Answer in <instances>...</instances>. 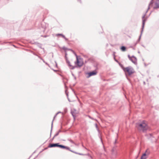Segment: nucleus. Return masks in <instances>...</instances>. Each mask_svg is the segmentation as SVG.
Listing matches in <instances>:
<instances>
[{"mask_svg":"<svg viewBox=\"0 0 159 159\" xmlns=\"http://www.w3.org/2000/svg\"><path fill=\"white\" fill-rule=\"evenodd\" d=\"M136 127L140 131L143 132H145L148 128V125L143 121L141 123L137 124Z\"/></svg>","mask_w":159,"mask_h":159,"instance_id":"obj_1","label":"nucleus"},{"mask_svg":"<svg viewBox=\"0 0 159 159\" xmlns=\"http://www.w3.org/2000/svg\"><path fill=\"white\" fill-rule=\"evenodd\" d=\"M124 71L125 73H128V75H130L134 73V71L132 67L129 66L123 68Z\"/></svg>","mask_w":159,"mask_h":159,"instance_id":"obj_2","label":"nucleus"},{"mask_svg":"<svg viewBox=\"0 0 159 159\" xmlns=\"http://www.w3.org/2000/svg\"><path fill=\"white\" fill-rule=\"evenodd\" d=\"M48 148H53V147H59L63 149L64 148H66L65 146L62 145H60L59 143H49L48 146Z\"/></svg>","mask_w":159,"mask_h":159,"instance_id":"obj_3","label":"nucleus"},{"mask_svg":"<svg viewBox=\"0 0 159 159\" xmlns=\"http://www.w3.org/2000/svg\"><path fill=\"white\" fill-rule=\"evenodd\" d=\"M146 14H144L142 17V32H143V29L144 26V25L145 24V22L147 20V19L148 17H146L145 18Z\"/></svg>","mask_w":159,"mask_h":159,"instance_id":"obj_4","label":"nucleus"},{"mask_svg":"<svg viewBox=\"0 0 159 159\" xmlns=\"http://www.w3.org/2000/svg\"><path fill=\"white\" fill-rule=\"evenodd\" d=\"M97 73V71L95 70L93 71H92L88 72L87 73V74L88 75L87 76V78H89L91 76L95 75H96Z\"/></svg>","mask_w":159,"mask_h":159,"instance_id":"obj_5","label":"nucleus"},{"mask_svg":"<svg viewBox=\"0 0 159 159\" xmlns=\"http://www.w3.org/2000/svg\"><path fill=\"white\" fill-rule=\"evenodd\" d=\"M41 27L43 29L42 31L43 32H44L45 31V30L48 25L45 22H43L41 23Z\"/></svg>","mask_w":159,"mask_h":159,"instance_id":"obj_6","label":"nucleus"},{"mask_svg":"<svg viewBox=\"0 0 159 159\" xmlns=\"http://www.w3.org/2000/svg\"><path fill=\"white\" fill-rule=\"evenodd\" d=\"M130 60L134 64H137V58L134 56H132Z\"/></svg>","mask_w":159,"mask_h":159,"instance_id":"obj_7","label":"nucleus"},{"mask_svg":"<svg viewBox=\"0 0 159 159\" xmlns=\"http://www.w3.org/2000/svg\"><path fill=\"white\" fill-rule=\"evenodd\" d=\"M155 6L153 7L154 9L159 8V0H156L155 3Z\"/></svg>","mask_w":159,"mask_h":159,"instance_id":"obj_8","label":"nucleus"},{"mask_svg":"<svg viewBox=\"0 0 159 159\" xmlns=\"http://www.w3.org/2000/svg\"><path fill=\"white\" fill-rule=\"evenodd\" d=\"M76 59V61L75 62V64L79 67H81L83 65V63H81L79 61L78 58H77Z\"/></svg>","mask_w":159,"mask_h":159,"instance_id":"obj_9","label":"nucleus"},{"mask_svg":"<svg viewBox=\"0 0 159 159\" xmlns=\"http://www.w3.org/2000/svg\"><path fill=\"white\" fill-rule=\"evenodd\" d=\"M77 113L75 109H74L73 110H71V113L74 118L75 117V115Z\"/></svg>","mask_w":159,"mask_h":159,"instance_id":"obj_10","label":"nucleus"},{"mask_svg":"<svg viewBox=\"0 0 159 159\" xmlns=\"http://www.w3.org/2000/svg\"><path fill=\"white\" fill-rule=\"evenodd\" d=\"M112 154L113 155V156H116V155L117 152L116 151V149L115 148H113L112 150Z\"/></svg>","mask_w":159,"mask_h":159,"instance_id":"obj_11","label":"nucleus"},{"mask_svg":"<svg viewBox=\"0 0 159 159\" xmlns=\"http://www.w3.org/2000/svg\"><path fill=\"white\" fill-rule=\"evenodd\" d=\"M66 62L67 63V64L68 66L69 67H72V68H70L72 69H73L75 68V67L72 66V65H71L69 61L66 58Z\"/></svg>","mask_w":159,"mask_h":159,"instance_id":"obj_12","label":"nucleus"},{"mask_svg":"<svg viewBox=\"0 0 159 159\" xmlns=\"http://www.w3.org/2000/svg\"><path fill=\"white\" fill-rule=\"evenodd\" d=\"M56 36H62V38H64L65 40L66 41H67L68 40V39L66 38L65 35H64L63 34H56Z\"/></svg>","mask_w":159,"mask_h":159,"instance_id":"obj_13","label":"nucleus"},{"mask_svg":"<svg viewBox=\"0 0 159 159\" xmlns=\"http://www.w3.org/2000/svg\"><path fill=\"white\" fill-rule=\"evenodd\" d=\"M146 152H147V150L146 151V152L143 154L142 156L141 157L140 159H146L147 158Z\"/></svg>","mask_w":159,"mask_h":159,"instance_id":"obj_14","label":"nucleus"},{"mask_svg":"<svg viewBox=\"0 0 159 159\" xmlns=\"http://www.w3.org/2000/svg\"><path fill=\"white\" fill-rule=\"evenodd\" d=\"M154 0H151L148 5V9H149L150 7H151L152 6Z\"/></svg>","mask_w":159,"mask_h":159,"instance_id":"obj_15","label":"nucleus"},{"mask_svg":"<svg viewBox=\"0 0 159 159\" xmlns=\"http://www.w3.org/2000/svg\"><path fill=\"white\" fill-rule=\"evenodd\" d=\"M65 147H66V148H64V149H65L66 150H68L70 151H71V152L74 153H76V154L77 153V152L70 150V148L69 147L66 146H65Z\"/></svg>","mask_w":159,"mask_h":159,"instance_id":"obj_16","label":"nucleus"},{"mask_svg":"<svg viewBox=\"0 0 159 159\" xmlns=\"http://www.w3.org/2000/svg\"><path fill=\"white\" fill-rule=\"evenodd\" d=\"M65 147H66V148H64V149H65L66 150H68L70 151H71V152L74 153H76V154L77 153V152L70 150V148L69 147L66 146H65Z\"/></svg>","mask_w":159,"mask_h":159,"instance_id":"obj_17","label":"nucleus"},{"mask_svg":"<svg viewBox=\"0 0 159 159\" xmlns=\"http://www.w3.org/2000/svg\"><path fill=\"white\" fill-rule=\"evenodd\" d=\"M143 32H142V30H141V34H140V35L139 36V38L138 39V40H137L136 43L135 44V45H136V44L137 43H139V41L140 40V39H141V35H142V33H143Z\"/></svg>","mask_w":159,"mask_h":159,"instance_id":"obj_18","label":"nucleus"},{"mask_svg":"<svg viewBox=\"0 0 159 159\" xmlns=\"http://www.w3.org/2000/svg\"><path fill=\"white\" fill-rule=\"evenodd\" d=\"M120 49L123 52H125V51L126 49V47L125 46H122L120 48Z\"/></svg>","mask_w":159,"mask_h":159,"instance_id":"obj_19","label":"nucleus"},{"mask_svg":"<svg viewBox=\"0 0 159 159\" xmlns=\"http://www.w3.org/2000/svg\"><path fill=\"white\" fill-rule=\"evenodd\" d=\"M57 116V115H56V114L54 116V117L53 119V120L52 121V123L51 128V132H50V136H51L52 131V126H53V120H54V119H55V117Z\"/></svg>","mask_w":159,"mask_h":159,"instance_id":"obj_20","label":"nucleus"},{"mask_svg":"<svg viewBox=\"0 0 159 159\" xmlns=\"http://www.w3.org/2000/svg\"><path fill=\"white\" fill-rule=\"evenodd\" d=\"M69 50H70V51H72L73 53H74V54L75 55V56L76 57V58H78V56L76 54V53H75V52L74 51H73L72 49H69Z\"/></svg>","mask_w":159,"mask_h":159,"instance_id":"obj_21","label":"nucleus"},{"mask_svg":"<svg viewBox=\"0 0 159 159\" xmlns=\"http://www.w3.org/2000/svg\"><path fill=\"white\" fill-rule=\"evenodd\" d=\"M68 140L72 143H73V144H75V143H74V142L71 139H68Z\"/></svg>","mask_w":159,"mask_h":159,"instance_id":"obj_22","label":"nucleus"},{"mask_svg":"<svg viewBox=\"0 0 159 159\" xmlns=\"http://www.w3.org/2000/svg\"><path fill=\"white\" fill-rule=\"evenodd\" d=\"M62 49L64 50H69V49H67L66 47H63L62 48Z\"/></svg>","mask_w":159,"mask_h":159,"instance_id":"obj_23","label":"nucleus"},{"mask_svg":"<svg viewBox=\"0 0 159 159\" xmlns=\"http://www.w3.org/2000/svg\"><path fill=\"white\" fill-rule=\"evenodd\" d=\"M59 134L57 132L54 135V137L58 136Z\"/></svg>","mask_w":159,"mask_h":159,"instance_id":"obj_24","label":"nucleus"},{"mask_svg":"<svg viewBox=\"0 0 159 159\" xmlns=\"http://www.w3.org/2000/svg\"><path fill=\"white\" fill-rule=\"evenodd\" d=\"M38 47L41 48H42V45L41 44H39L38 45Z\"/></svg>","mask_w":159,"mask_h":159,"instance_id":"obj_25","label":"nucleus"},{"mask_svg":"<svg viewBox=\"0 0 159 159\" xmlns=\"http://www.w3.org/2000/svg\"><path fill=\"white\" fill-rule=\"evenodd\" d=\"M128 57L129 60L132 57H130L129 55H128Z\"/></svg>","mask_w":159,"mask_h":159,"instance_id":"obj_26","label":"nucleus"},{"mask_svg":"<svg viewBox=\"0 0 159 159\" xmlns=\"http://www.w3.org/2000/svg\"><path fill=\"white\" fill-rule=\"evenodd\" d=\"M78 2H80V3H82L81 0H77Z\"/></svg>","mask_w":159,"mask_h":159,"instance_id":"obj_27","label":"nucleus"},{"mask_svg":"<svg viewBox=\"0 0 159 159\" xmlns=\"http://www.w3.org/2000/svg\"><path fill=\"white\" fill-rule=\"evenodd\" d=\"M41 36L42 37H43L44 38H46V37H47V35H41Z\"/></svg>","mask_w":159,"mask_h":159,"instance_id":"obj_28","label":"nucleus"},{"mask_svg":"<svg viewBox=\"0 0 159 159\" xmlns=\"http://www.w3.org/2000/svg\"><path fill=\"white\" fill-rule=\"evenodd\" d=\"M95 126H96V128H97V129L98 131H99V129H98L97 125V124H95Z\"/></svg>","mask_w":159,"mask_h":159,"instance_id":"obj_29","label":"nucleus"},{"mask_svg":"<svg viewBox=\"0 0 159 159\" xmlns=\"http://www.w3.org/2000/svg\"><path fill=\"white\" fill-rule=\"evenodd\" d=\"M149 10V9H148V8L147 10V11H146V12L145 13V14H146H146H147V13L148 12V10Z\"/></svg>","mask_w":159,"mask_h":159,"instance_id":"obj_30","label":"nucleus"},{"mask_svg":"<svg viewBox=\"0 0 159 159\" xmlns=\"http://www.w3.org/2000/svg\"><path fill=\"white\" fill-rule=\"evenodd\" d=\"M41 60H42L44 62V63H45V61H44V60L42 58H41Z\"/></svg>","mask_w":159,"mask_h":159,"instance_id":"obj_31","label":"nucleus"},{"mask_svg":"<svg viewBox=\"0 0 159 159\" xmlns=\"http://www.w3.org/2000/svg\"><path fill=\"white\" fill-rule=\"evenodd\" d=\"M61 130H59L58 132H57V133H58V134H59V133L61 132Z\"/></svg>","mask_w":159,"mask_h":159,"instance_id":"obj_32","label":"nucleus"},{"mask_svg":"<svg viewBox=\"0 0 159 159\" xmlns=\"http://www.w3.org/2000/svg\"><path fill=\"white\" fill-rule=\"evenodd\" d=\"M33 54L34 55H35V56H38V55H37L36 54H35V53L34 52H33Z\"/></svg>","mask_w":159,"mask_h":159,"instance_id":"obj_33","label":"nucleus"},{"mask_svg":"<svg viewBox=\"0 0 159 159\" xmlns=\"http://www.w3.org/2000/svg\"><path fill=\"white\" fill-rule=\"evenodd\" d=\"M89 116V117L90 118V119H92V120H93V118H92V117H91L90 116Z\"/></svg>","mask_w":159,"mask_h":159,"instance_id":"obj_34","label":"nucleus"},{"mask_svg":"<svg viewBox=\"0 0 159 159\" xmlns=\"http://www.w3.org/2000/svg\"><path fill=\"white\" fill-rule=\"evenodd\" d=\"M55 63H56V66L57 67V62L56 61H55Z\"/></svg>","mask_w":159,"mask_h":159,"instance_id":"obj_35","label":"nucleus"},{"mask_svg":"<svg viewBox=\"0 0 159 159\" xmlns=\"http://www.w3.org/2000/svg\"><path fill=\"white\" fill-rule=\"evenodd\" d=\"M77 154H79V155H83V154H81V153H77Z\"/></svg>","mask_w":159,"mask_h":159,"instance_id":"obj_36","label":"nucleus"},{"mask_svg":"<svg viewBox=\"0 0 159 159\" xmlns=\"http://www.w3.org/2000/svg\"><path fill=\"white\" fill-rule=\"evenodd\" d=\"M52 70H53L54 71H55V72H57V70H54V69H52Z\"/></svg>","mask_w":159,"mask_h":159,"instance_id":"obj_37","label":"nucleus"},{"mask_svg":"<svg viewBox=\"0 0 159 159\" xmlns=\"http://www.w3.org/2000/svg\"><path fill=\"white\" fill-rule=\"evenodd\" d=\"M46 65H48V66H49V65L47 62H45V63Z\"/></svg>","mask_w":159,"mask_h":159,"instance_id":"obj_38","label":"nucleus"},{"mask_svg":"<svg viewBox=\"0 0 159 159\" xmlns=\"http://www.w3.org/2000/svg\"><path fill=\"white\" fill-rule=\"evenodd\" d=\"M39 58H40L41 59V58H42L41 57H39V56L38 55L37 56Z\"/></svg>","mask_w":159,"mask_h":159,"instance_id":"obj_39","label":"nucleus"},{"mask_svg":"<svg viewBox=\"0 0 159 159\" xmlns=\"http://www.w3.org/2000/svg\"><path fill=\"white\" fill-rule=\"evenodd\" d=\"M72 76L74 77L75 76L72 73Z\"/></svg>","mask_w":159,"mask_h":159,"instance_id":"obj_40","label":"nucleus"},{"mask_svg":"<svg viewBox=\"0 0 159 159\" xmlns=\"http://www.w3.org/2000/svg\"><path fill=\"white\" fill-rule=\"evenodd\" d=\"M66 93V95L67 96V97H68V93Z\"/></svg>","mask_w":159,"mask_h":159,"instance_id":"obj_41","label":"nucleus"},{"mask_svg":"<svg viewBox=\"0 0 159 159\" xmlns=\"http://www.w3.org/2000/svg\"><path fill=\"white\" fill-rule=\"evenodd\" d=\"M66 93V95L67 96V97H68V93Z\"/></svg>","mask_w":159,"mask_h":159,"instance_id":"obj_42","label":"nucleus"},{"mask_svg":"<svg viewBox=\"0 0 159 159\" xmlns=\"http://www.w3.org/2000/svg\"><path fill=\"white\" fill-rule=\"evenodd\" d=\"M74 79L75 80L76 79V78L75 77H75H74Z\"/></svg>","mask_w":159,"mask_h":159,"instance_id":"obj_43","label":"nucleus"},{"mask_svg":"<svg viewBox=\"0 0 159 159\" xmlns=\"http://www.w3.org/2000/svg\"><path fill=\"white\" fill-rule=\"evenodd\" d=\"M57 113L59 114V113H61V112H60V111H59V112H58Z\"/></svg>","mask_w":159,"mask_h":159,"instance_id":"obj_44","label":"nucleus"},{"mask_svg":"<svg viewBox=\"0 0 159 159\" xmlns=\"http://www.w3.org/2000/svg\"><path fill=\"white\" fill-rule=\"evenodd\" d=\"M68 101H69V102H70V99H69V98H68Z\"/></svg>","mask_w":159,"mask_h":159,"instance_id":"obj_45","label":"nucleus"},{"mask_svg":"<svg viewBox=\"0 0 159 159\" xmlns=\"http://www.w3.org/2000/svg\"><path fill=\"white\" fill-rule=\"evenodd\" d=\"M38 156V155L35 157L34 158V159H35L36 157H37V156Z\"/></svg>","mask_w":159,"mask_h":159,"instance_id":"obj_46","label":"nucleus"},{"mask_svg":"<svg viewBox=\"0 0 159 159\" xmlns=\"http://www.w3.org/2000/svg\"><path fill=\"white\" fill-rule=\"evenodd\" d=\"M58 114V113L57 112L56 114L57 115Z\"/></svg>","mask_w":159,"mask_h":159,"instance_id":"obj_47","label":"nucleus"},{"mask_svg":"<svg viewBox=\"0 0 159 159\" xmlns=\"http://www.w3.org/2000/svg\"><path fill=\"white\" fill-rule=\"evenodd\" d=\"M55 137H54V136L52 138V140H53V139Z\"/></svg>","mask_w":159,"mask_h":159,"instance_id":"obj_48","label":"nucleus"},{"mask_svg":"<svg viewBox=\"0 0 159 159\" xmlns=\"http://www.w3.org/2000/svg\"><path fill=\"white\" fill-rule=\"evenodd\" d=\"M116 140H115V143H116Z\"/></svg>","mask_w":159,"mask_h":159,"instance_id":"obj_49","label":"nucleus"},{"mask_svg":"<svg viewBox=\"0 0 159 159\" xmlns=\"http://www.w3.org/2000/svg\"><path fill=\"white\" fill-rule=\"evenodd\" d=\"M151 13H152V11L150 12V14H149V15H150L151 14Z\"/></svg>","mask_w":159,"mask_h":159,"instance_id":"obj_50","label":"nucleus"},{"mask_svg":"<svg viewBox=\"0 0 159 159\" xmlns=\"http://www.w3.org/2000/svg\"><path fill=\"white\" fill-rule=\"evenodd\" d=\"M142 46H143V47H145L144 46H143V45H142Z\"/></svg>","mask_w":159,"mask_h":159,"instance_id":"obj_51","label":"nucleus"},{"mask_svg":"<svg viewBox=\"0 0 159 159\" xmlns=\"http://www.w3.org/2000/svg\"><path fill=\"white\" fill-rule=\"evenodd\" d=\"M143 83H144V84H145V82H144Z\"/></svg>","mask_w":159,"mask_h":159,"instance_id":"obj_52","label":"nucleus"},{"mask_svg":"<svg viewBox=\"0 0 159 159\" xmlns=\"http://www.w3.org/2000/svg\"><path fill=\"white\" fill-rule=\"evenodd\" d=\"M138 53H140L139 51H138Z\"/></svg>","mask_w":159,"mask_h":159,"instance_id":"obj_53","label":"nucleus"},{"mask_svg":"<svg viewBox=\"0 0 159 159\" xmlns=\"http://www.w3.org/2000/svg\"><path fill=\"white\" fill-rule=\"evenodd\" d=\"M47 148H46L45 149H47Z\"/></svg>","mask_w":159,"mask_h":159,"instance_id":"obj_54","label":"nucleus"},{"mask_svg":"<svg viewBox=\"0 0 159 159\" xmlns=\"http://www.w3.org/2000/svg\"><path fill=\"white\" fill-rule=\"evenodd\" d=\"M101 139V141H102V139Z\"/></svg>","mask_w":159,"mask_h":159,"instance_id":"obj_55","label":"nucleus"}]
</instances>
